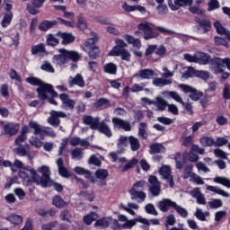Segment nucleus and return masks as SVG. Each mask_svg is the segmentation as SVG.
Wrapping results in <instances>:
<instances>
[{"instance_id": "obj_8", "label": "nucleus", "mask_w": 230, "mask_h": 230, "mask_svg": "<svg viewBox=\"0 0 230 230\" xmlns=\"http://www.w3.org/2000/svg\"><path fill=\"white\" fill-rule=\"evenodd\" d=\"M179 87L183 93H185V94H189V97L190 100H193V102H199V99L204 96V93L193 88L190 85L181 84H179Z\"/></svg>"}, {"instance_id": "obj_54", "label": "nucleus", "mask_w": 230, "mask_h": 230, "mask_svg": "<svg viewBox=\"0 0 230 230\" xmlns=\"http://www.w3.org/2000/svg\"><path fill=\"white\" fill-rule=\"evenodd\" d=\"M95 175L97 179H100L101 181H105L109 177V171L106 169H99L95 172Z\"/></svg>"}, {"instance_id": "obj_51", "label": "nucleus", "mask_w": 230, "mask_h": 230, "mask_svg": "<svg viewBox=\"0 0 230 230\" xmlns=\"http://www.w3.org/2000/svg\"><path fill=\"white\" fill-rule=\"evenodd\" d=\"M200 143L203 146H215V139L211 137H201Z\"/></svg>"}, {"instance_id": "obj_52", "label": "nucleus", "mask_w": 230, "mask_h": 230, "mask_svg": "<svg viewBox=\"0 0 230 230\" xmlns=\"http://www.w3.org/2000/svg\"><path fill=\"white\" fill-rule=\"evenodd\" d=\"M98 215L94 212H93L90 215L84 216V222L86 224V226H91L94 220H97Z\"/></svg>"}, {"instance_id": "obj_36", "label": "nucleus", "mask_w": 230, "mask_h": 230, "mask_svg": "<svg viewBox=\"0 0 230 230\" xmlns=\"http://www.w3.org/2000/svg\"><path fill=\"white\" fill-rule=\"evenodd\" d=\"M148 85V83L142 84H135L131 87V93H141V91H145L146 93H150V89L146 88Z\"/></svg>"}, {"instance_id": "obj_50", "label": "nucleus", "mask_w": 230, "mask_h": 230, "mask_svg": "<svg viewBox=\"0 0 230 230\" xmlns=\"http://www.w3.org/2000/svg\"><path fill=\"white\" fill-rule=\"evenodd\" d=\"M45 52H46V47L42 43H40L38 45L31 47V53L33 55H39V53H45Z\"/></svg>"}, {"instance_id": "obj_53", "label": "nucleus", "mask_w": 230, "mask_h": 230, "mask_svg": "<svg viewBox=\"0 0 230 230\" xmlns=\"http://www.w3.org/2000/svg\"><path fill=\"white\" fill-rule=\"evenodd\" d=\"M29 143L31 145V146H34V148H42L43 146V142L40 141L37 137H31Z\"/></svg>"}, {"instance_id": "obj_58", "label": "nucleus", "mask_w": 230, "mask_h": 230, "mask_svg": "<svg viewBox=\"0 0 230 230\" xmlns=\"http://www.w3.org/2000/svg\"><path fill=\"white\" fill-rule=\"evenodd\" d=\"M125 48L115 46L113 49L110 52L111 57H119L125 52Z\"/></svg>"}, {"instance_id": "obj_40", "label": "nucleus", "mask_w": 230, "mask_h": 230, "mask_svg": "<svg viewBox=\"0 0 230 230\" xmlns=\"http://www.w3.org/2000/svg\"><path fill=\"white\" fill-rule=\"evenodd\" d=\"M155 104H154L157 109L161 111H166V107H168V102L166 100L163 99V97H157Z\"/></svg>"}, {"instance_id": "obj_33", "label": "nucleus", "mask_w": 230, "mask_h": 230, "mask_svg": "<svg viewBox=\"0 0 230 230\" xmlns=\"http://www.w3.org/2000/svg\"><path fill=\"white\" fill-rule=\"evenodd\" d=\"M74 85H77L78 87H85V81H84L82 75L77 74L75 78L69 81V86L74 87Z\"/></svg>"}, {"instance_id": "obj_39", "label": "nucleus", "mask_w": 230, "mask_h": 230, "mask_svg": "<svg viewBox=\"0 0 230 230\" xmlns=\"http://www.w3.org/2000/svg\"><path fill=\"white\" fill-rule=\"evenodd\" d=\"M12 19H13V13L8 12L4 14L1 24L3 28H8L12 22Z\"/></svg>"}, {"instance_id": "obj_37", "label": "nucleus", "mask_w": 230, "mask_h": 230, "mask_svg": "<svg viewBox=\"0 0 230 230\" xmlns=\"http://www.w3.org/2000/svg\"><path fill=\"white\" fill-rule=\"evenodd\" d=\"M52 202L53 206H56V208H58L59 209H62V208H67V206H69V203L64 201L60 196H55Z\"/></svg>"}, {"instance_id": "obj_44", "label": "nucleus", "mask_w": 230, "mask_h": 230, "mask_svg": "<svg viewBox=\"0 0 230 230\" xmlns=\"http://www.w3.org/2000/svg\"><path fill=\"white\" fill-rule=\"evenodd\" d=\"M193 173H195V172H193V164H189L184 168L182 177H183V179H190V177L191 179L193 177Z\"/></svg>"}, {"instance_id": "obj_55", "label": "nucleus", "mask_w": 230, "mask_h": 230, "mask_svg": "<svg viewBox=\"0 0 230 230\" xmlns=\"http://www.w3.org/2000/svg\"><path fill=\"white\" fill-rule=\"evenodd\" d=\"M104 71L109 73V75H116L118 67L113 63H108L104 66Z\"/></svg>"}, {"instance_id": "obj_7", "label": "nucleus", "mask_w": 230, "mask_h": 230, "mask_svg": "<svg viewBox=\"0 0 230 230\" xmlns=\"http://www.w3.org/2000/svg\"><path fill=\"white\" fill-rule=\"evenodd\" d=\"M188 155L190 163H197V161H199V155L194 154L193 151H190V153H184L183 155L177 153L174 157L177 170H182V163L186 161V157H188Z\"/></svg>"}, {"instance_id": "obj_20", "label": "nucleus", "mask_w": 230, "mask_h": 230, "mask_svg": "<svg viewBox=\"0 0 230 230\" xmlns=\"http://www.w3.org/2000/svg\"><path fill=\"white\" fill-rule=\"evenodd\" d=\"M107 121L109 120L103 119L102 122H100L96 130H98V132H100L101 134H104V136H106L107 137H112V131L107 124Z\"/></svg>"}, {"instance_id": "obj_10", "label": "nucleus", "mask_w": 230, "mask_h": 230, "mask_svg": "<svg viewBox=\"0 0 230 230\" xmlns=\"http://www.w3.org/2000/svg\"><path fill=\"white\" fill-rule=\"evenodd\" d=\"M167 96H170V98H172V100H175L178 103H181L182 107L189 112L190 114H193V106L190 102H184L182 100V97L179 95L177 92H166Z\"/></svg>"}, {"instance_id": "obj_22", "label": "nucleus", "mask_w": 230, "mask_h": 230, "mask_svg": "<svg viewBox=\"0 0 230 230\" xmlns=\"http://www.w3.org/2000/svg\"><path fill=\"white\" fill-rule=\"evenodd\" d=\"M190 195L193 199H196L197 202L202 206H206V197L200 191L199 188H195L194 190H190Z\"/></svg>"}, {"instance_id": "obj_26", "label": "nucleus", "mask_w": 230, "mask_h": 230, "mask_svg": "<svg viewBox=\"0 0 230 230\" xmlns=\"http://www.w3.org/2000/svg\"><path fill=\"white\" fill-rule=\"evenodd\" d=\"M58 37H60L62 39V44L64 46H66L67 44H72V42H75V36L69 32H58Z\"/></svg>"}, {"instance_id": "obj_11", "label": "nucleus", "mask_w": 230, "mask_h": 230, "mask_svg": "<svg viewBox=\"0 0 230 230\" xmlns=\"http://www.w3.org/2000/svg\"><path fill=\"white\" fill-rule=\"evenodd\" d=\"M111 123L113 124L114 128L125 130V132H130L132 130V125L130 121L125 120L123 119L113 117L111 119Z\"/></svg>"}, {"instance_id": "obj_21", "label": "nucleus", "mask_w": 230, "mask_h": 230, "mask_svg": "<svg viewBox=\"0 0 230 230\" xmlns=\"http://www.w3.org/2000/svg\"><path fill=\"white\" fill-rule=\"evenodd\" d=\"M154 76H155V72L148 68L142 69L135 75V77L141 78L142 80H152Z\"/></svg>"}, {"instance_id": "obj_5", "label": "nucleus", "mask_w": 230, "mask_h": 230, "mask_svg": "<svg viewBox=\"0 0 230 230\" xmlns=\"http://www.w3.org/2000/svg\"><path fill=\"white\" fill-rule=\"evenodd\" d=\"M29 127L34 130V136H39L40 139H44L46 136H49V137H57V133H55L53 128L46 126H40L37 121L31 120L29 122Z\"/></svg>"}, {"instance_id": "obj_1", "label": "nucleus", "mask_w": 230, "mask_h": 230, "mask_svg": "<svg viewBox=\"0 0 230 230\" xmlns=\"http://www.w3.org/2000/svg\"><path fill=\"white\" fill-rule=\"evenodd\" d=\"M49 167L42 166L38 171L31 169V167H23L19 172V178L22 179L27 182V184H31L35 182L38 186H42V188H48L51 186V178L49 175Z\"/></svg>"}, {"instance_id": "obj_25", "label": "nucleus", "mask_w": 230, "mask_h": 230, "mask_svg": "<svg viewBox=\"0 0 230 230\" xmlns=\"http://www.w3.org/2000/svg\"><path fill=\"white\" fill-rule=\"evenodd\" d=\"M129 195L131 196V200H137L139 203L145 202V199H146V193L141 190H129Z\"/></svg>"}, {"instance_id": "obj_23", "label": "nucleus", "mask_w": 230, "mask_h": 230, "mask_svg": "<svg viewBox=\"0 0 230 230\" xmlns=\"http://www.w3.org/2000/svg\"><path fill=\"white\" fill-rule=\"evenodd\" d=\"M59 98L63 102V105H65L66 109H69L70 111H73V109H75L76 102L75 100L69 99V95H67L66 93H61L59 95Z\"/></svg>"}, {"instance_id": "obj_34", "label": "nucleus", "mask_w": 230, "mask_h": 230, "mask_svg": "<svg viewBox=\"0 0 230 230\" xmlns=\"http://www.w3.org/2000/svg\"><path fill=\"white\" fill-rule=\"evenodd\" d=\"M206 190L208 191H212V193H217V195H221V197H225L226 199L230 197L228 192H226V190H224L218 187L208 185Z\"/></svg>"}, {"instance_id": "obj_28", "label": "nucleus", "mask_w": 230, "mask_h": 230, "mask_svg": "<svg viewBox=\"0 0 230 230\" xmlns=\"http://www.w3.org/2000/svg\"><path fill=\"white\" fill-rule=\"evenodd\" d=\"M209 60H211L209 55L204 52L196 53V64H202V66H206L209 64Z\"/></svg>"}, {"instance_id": "obj_62", "label": "nucleus", "mask_w": 230, "mask_h": 230, "mask_svg": "<svg viewBox=\"0 0 230 230\" xmlns=\"http://www.w3.org/2000/svg\"><path fill=\"white\" fill-rule=\"evenodd\" d=\"M177 222V219L175 218V216L173 214H170L166 217L165 219V227H168V226H175V223Z\"/></svg>"}, {"instance_id": "obj_60", "label": "nucleus", "mask_w": 230, "mask_h": 230, "mask_svg": "<svg viewBox=\"0 0 230 230\" xmlns=\"http://www.w3.org/2000/svg\"><path fill=\"white\" fill-rule=\"evenodd\" d=\"M94 226L95 227H102V229H105L106 227H109V219H107V217L99 219L95 222Z\"/></svg>"}, {"instance_id": "obj_59", "label": "nucleus", "mask_w": 230, "mask_h": 230, "mask_svg": "<svg viewBox=\"0 0 230 230\" xmlns=\"http://www.w3.org/2000/svg\"><path fill=\"white\" fill-rule=\"evenodd\" d=\"M74 170L78 175H85L86 179H91V172L84 169L83 167L77 166Z\"/></svg>"}, {"instance_id": "obj_6", "label": "nucleus", "mask_w": 230, "mask_h": 230, "mask_svg": "<svg viewBox=\"0 0 230 230\" xmlns=\"http://www.w3.org/2000/svg\"><path fill=\"white\" fill-rule=\"evenodd\" d=\"M96 42H98V37L88 39L82 46V49L88 53L90 58H98L100 57V49L96 47Z\"/></svg>"}, {"instance_id": "obj_61", "label": "nucleus", "mask_w": 230, "mask_h": 230, "mask_svg": "<svg viewBox=\"0 0 230 230\" xmlns=\"http://www.w3.org/2000/svg\"><path fill=\"white\" fill-rule=\"evenodd\" d=\"M47 44L48 46H58V39L55 37L53 34L47 35Z\"/></svg>"}, {"instance_id": "obj_18", "label": "nucleus", "mask_w": 230, "mask_h": 230, "mask_svg": "<svg viewBox=\"0 0 230 230\" xmlns=\"http://www.w3.org/2000/svg\"><path fill=\"white\" fill-rule=\"evenodd\" d=\"M176 202L172 201L170 199H164L161 201L158 202L157 207L160 211H163V213H166L170 210V208L175 207Z\"/></svg>"}, {"instance_id": "obj_19", "label": "nucleus", "mask_w": 230, "mask_h": 230, "mask_svg": "<svg viewBox=\"0 0 230 230\" xmlns=\"http://www.w3.org/2000/svg\"><path fill=\"white\" fill-rule=\"evenodd\" d=\"M4 131L6 136L12 137V136H15L19 132V125L9 122L4 126Z\"/></svg>"}, {"instance_id": "obj_57", "label": "nucleus", "mask_w": 230, "mask_h": 230, "mask_svg": "<svg viewBox=\"0 0 230 230\" xmlns=\"http://www.w3.org/2000/svg\"><path fill=\"white\" fill-rule=\"evenodd\" d=\"M29 151L30 150L26 149V146H20L14 149L15 154L17 155H20V157H25L26 155H28Z\"/></svg>"}, {"instance_id": "obj_45", "label": "nucleus", "mask_w": 230, "mask_h": 230, "mask_svg": "<svg viewBox=\"0 0 230 230\" xmlns=\"http://www.w3.org/2000/svg\"><path fill=\"white\" fill-rule=\"evenodd\" d=\"M147 186L148 183L145 180H142L137 181L130 190L134 191H141V190H145Z\"/></svg>"}, {"instance_id": "obj_49", "label": "nucleus", "mask_w": 230, "mask_h": 230, "mask_svg": "<svg viewBox=\"0 0 230 230\" xmlns=\"http://www.w3.org/2000/svg\"><path fill=\"white\" fill-rule=\"evenodd\" d=\"M173 209H175L176 213L181 217V218H188V210L175 203Z\"/></svg>"}, {"instance_id": "obj_9", "label": "nucleus", "mask_w": 230, "mask_h": 230, "mask_svg": "<svg viewBox=\"0 0 230 230\" xmlns=\"http://www.w3.org/2000/svg\"><path fill=\"white\" fill-rule=\"evenodd\" d=\"M60 118H67V114L64 111H58L52 110L50 111V116L48 118L47 121L49 125L52 127H59L60 126Z\"/></svg>"}, {"instance_id": "obj_4", "label": "nucleus", "mask_w": 230, "mask_h": 230, "mask_svg": "<svg viewBox=\"0 0 230 230\" xmlns=\"http://www.w3.org/2000/svg\"><path fill=\"white\" fill-rule=\"evenodd\" d=\"M59 53V55H55L52 58L54 64H57L58 66H66V64H67V60L78 62L81 58L80 54L75 50L60 49Z\"/></svg>"}, {"instance_id": "obj_13", "label": "nucleus", "mask_w": 230, "mask_h": 230, "mask_svg": "<svg viewBox=\"0 0 230 230\" xmlns=\"http://www.w3.org/2000/svg\"><path fill=\"white\" fill-rule=\"evenodd\" d=\"M209 69L212 71V73H215V75H220V73H224L226 66H224L223 59L220 58H215L212 59Z\"/></svg>"}, {"instance_id": "obj_16", "label": "nucleus", "mask_w": 230, "mask_h": 230, "mask_svg": "<svg viewBox=\"0 0 230 230\" xmlns=\"http://www.w3.org/2000/svg\"><path fill=\"white\" fill-rule=\"evenodd\" d=\"M193 4V0H173V2H168L169 8L172 11L179 10L182 6H191Z\"/></svg>"}, {"instance_id": "obj_47", "label": "nucleus", "mask_w": 230, "mask_h": 230, "mask_svg": "<svg viewBox=\"0 0 230 230\" xmlns=\"http://www.w3.org/2000/svg\"><path fill=\"white\" fill-rule=\"evenodd\" d=\"M193 76H197V70L193 66H189L187 71L182 74L181 78L188 80V78H193Z\"/></svg>"}, {"instance_id": "obj_32", "label": "nucleus", "mask_w": 230, "mask_h": 230, "mask_svg": "<svg viewBox=\"0 0 230 230\" xmlns=\"http://www.w3.org/2000/svg\"><path fill=\"white\" fill-rule=\"evenodd\" d=\"M153 85L155 87H164L165 85H172V81L167 78L155 77L153 79Z\"/></svg>"}, {"instance_id": "obj_15", "label": "nucleus", "mask_w": 230, "mask_h": 230, "mask_svg": "<svg viewBox=\"0 0 230 230\" xmlns=\"http://www.w3.org/2000/svg\"><path fill=\"white\" fill-rule=\"evenodd\" d=\"M137 222H139L140 224H144L145 226H150V221H148V219L138 217L135 219H131V220L128 219L127 222H125L122 225V229H132V227H134V226H136Z\"/></svg>"}, {"instance_id": "obj_30", "label": "nucleus", "mask_w": 230, "mask_h": 230, "mask_svg": "<svg viewBox=\"0 0 230 230\" xmlns=\"http://www.w3.org/2000/svg\"><path fill=\"white\" fill-rule=\"evenodd\" d=\"M166 147L163 144L155 143L149 146V154H164Z\"/></svg>"}, {"instance_id": "obj_17", "label": "nucleus", "mask_w": 230, "mask_h": 230, "mask_svg": "<svg viewBox=\"0 0 230 230\" xmlns=\"http://www.w3.org/2000/svg\"><path fill=\"white\" fill-rule=\"evenodd\" d=\"M83 123L89 125L92 130H96L100 125V117L93 118L91 115H84L83 117Z\"/></svg>"}, {"instance_id": "obj_24", "label": "nucleus", "mask_w": 230, "mask_h": 230, "mask_svg": "<svg viewBox=\"0 0 230 230\" xmlns=\"http://www.w3.org/2000/svg\"><path fill=\"white\" fill-rule=\"evenodd\" d=\"M56 163L59 175H61V177H65V179H69V177H71V174H69V171L67 170V168L64 166V160L62 158H58Z\"/></svg>"}, {"instance_id": "obj_48", "label": "nucleus", "mask_w": 230, "mask_h": 230, "mask_svg": "<svg viewBox=\"0 0 230 230\" xmlns=\"http://www.w3.org/2000/svg\"><path fill=\"white\" fill-rule=\"evenodd\" d=\"M194 217L201 222H206V217H209V212H203L202 209L197 208Z\"/></svg>"}, {"instance_id": "obj_41", "label": "nucleus", "mask_w": 230, "mask_h": 230, "mask_svg": "<svg viewBox=\"0 0 230 230\" xmlns=\"http://www.w3.org/2000/svg\"><path fill=\"white\" fill-rule=\"evenodd\" d=\"M6 220H8V222H11V224H14V226H19V224H22V216H19L17 214H11L6 217Z\"/></svg>"}, {"instance_id": "obj_38", "label": "nucleus", "mask_w": 230, "mask_h": 230, "mask_svg": "<svg viewBox=\"0 0 230 230\" xmlns=\"http://www.w3.org/2000/svg\"><path fill=\"white\" fill-rule=\"evenodd\" d=\"M148 128V126L146 122H141L138 126V136L141 137V139H148V133H146V130Z\"/></svg>"}, {"instance_id": "obj_64", "label": "nucleus", "mask_w": 230, "mask_h": 230, "mask_svg": "<svg viewBox=\"0 0 230 230\" xmlns=\"http://www.w3.org/2000/svg\"><path fill=\"white\" fill-rule=\"evenodd\" d=\"M223 98L225 100H230V85L226 84L223 89Z\"/></svg>"}, {"instance_id": "obj_56", "label": "nucleus", "mask_w": 230, "mask_h": 230, "mask_svg": "<svg viewBox=\"0 0 230 230\" xmlns=\"http://www.w3.org/2000/svg\"><path fill=\"white\" fill-rule=\"evenodd\" d=\"M155 54L157 55L158 58H164V57L166 55V47H164V45H160L157 47L156 45Z\"/></svg>"}, {"instance_id": "obj_63", "label": "nucleus", "mask_w": 230, "mask_h": 230, "mask_svg": "<svg viewBox=\"0 0 230 230\" xmlns=\"http://www.w3.org/2000/svg\"><path fill=\"white\" fill-rule=\"evenodd\" d=\"M196 76L200 78L201 80H208L209 78V72L204 70H197Z\"/></svg>"}, {"instance_id": "obj_2", "label": "nucleus", "mask_w": 230, "mask_h": 230, "mask_svg": "<svg viewBox=\"0 0 230 230\" xmlns=\"http://www.w3.org/2000/svg\"><path fill=\"white\" fill-rule=\"evenodd\" d=\"M25 82L31 85L39 86L36 92L38 93V98H40V100H48V94H50L51 98H57V96H58V93L53 90V85L42 82L40 78L27 77Z\"/></svg>"}, {"instance_id": "obj_42", "label": "nucleus", "mask_w": 230, "mask_h": 230, "mask_svg": "<svg viewBox=\"0 0 230 230\" xmlns=\"http://www.w3.org/2000/svg\"><path fill=\"white\" fill-rule=\"evenodd\" d=\"M71 155L72 159H75V161H81V159H84V149L76 147L71 151Z\"/></svg>"}, {"instance_id": "obj_12", "label": "nucleus", "mask_w": 230, "mask_h": 230, "mask_svg": "<svg viewBox=\"0 0 230 230\" xmlns=\"http://www.w3.org/2000/svg\"><path fill=\"white\" fill-rule=\"evenodd\" d=\"M150 184L149 191L153 197H159L161 195V183L155 176H150L148 179Z\"/></svg>"}, {"instance_id": "obj_35", "label": "nucleus", "mask_w": 230, "mask_h": 230, "mask_svg": "<svg viewBox=\"0 0 230 230\" xmlns=\"http://www.w3.org/2000/svg\"><path fill=\"white\" fill-rule=\"evenodd\" d=\"M128 143L130 145V148L132 152H137L139 148H141V144L139 143V139L134 136L128 137Z\"/></svg>"}, {"instance_id": "obj_3", "label": "nucleus", "mask_w": 230, "mask_h": 230, "mask_svg": "<svg viewBox=\"0 0 230 230\" xmlns=\"http://www.w3.org/2000/svg\"><path fill=\"white\" fill-rule=\"evenodd\" d=\"M138 30L143 31L145 40L157 39V37H159V32L157 31H160V33H167L168 35H172L175 33V31L170 29H166L161 26H155L148 22L140 23L138 25ZM155 30H156L157 31H155Z\"/></svg>"}, {"instance_id": "obj_46", "label": "nucleus", "mask_w": 230, "mask_h": 230, "mask_svg": "<svg viewBox=\"0 0 230 230\" xmlns=\"http://www.w3.org/2000/svg\"><path fill=\"white\" fill-rule=\"evenodd\" d=\"M217 184H222V186H226V188L230 189V180L226 177L217 176L213 180Z\"/></svg>"}, {"instance_id": "obj_14", "label": "nucleus", "mask_w": 230, "mask_h": 230, "mask_svg": "<svg viewBox=\"0 0 230 230\" xmlns=\"http://www.w3.org/2000/svg\"><path fill=\"white\" fill-rule=\"evenodd\" d=\"M160 175H162L163 179L166 181L171 188H173L175 182H173V176L172 175V168L168 165H164L160 170H159Z\"/></svg>"}, {"instance_id": "obj_43", "label": "nucleus", "mask_w": 230, "mask_h": 230, "mask_svg": "<svg viewBox=\"0 0 230 230\" xmlns=\"http://www.w3.org/2000/svg\"><path fill=\"white\" fill-rule=\"evenodd\" d=\"M59 218H61L63 222H68V224H71V218H73V214L71 213V211L65 209L60 212Z\"/></svg>"}, {"instance_id": "obj_27", "label": "nucleus", "mask_w": 230, "mask_h": 230, "mask_svg": "<svg viewBox=\"0 0 230 230\" xmlns=\"http://www.w3.org/2000/svg\"><path fill=\"white\" fill-rule=\"evenodd\" d=\"M196 21L199 24L198 26V31H200L202 30L203 33H208V31H211V22L208 20H197Z\"/></svg>"}, {"instance_id": "obj_31", "label": "nucleus", "mask_w": 230, "mask_h": 230, "mask_svg": "<svg viewBox=\"0 0 230 230\" xmlns=\"http://www.w3.org/2000/svg\"><path fill=\"white\" fill-rule=\"evenodd\" d=\"M57 24H58V22L55 20L54 21L45 20L39 25V30H40V31H48V30H51V28H55Z\"/></svg>"}, {"instance_id": "obj_29", "label": "nucleus", "mask_w": 230, "mask_h": 230, "mask_svg": "<svg viewBox=\"0 0 230 230\" xmlns=\"http://www.w3.org/2000/svg\"><path fill=\"white\" fill-rule=\"evenodd\" d=\"M214 27L217 30V32L219 35H222L225 37V39H226V40L230 41V32L229 31L226 30V28H224V26H222V23H220L219 22H214Z\"/></svg>"}]
</instances>
